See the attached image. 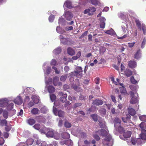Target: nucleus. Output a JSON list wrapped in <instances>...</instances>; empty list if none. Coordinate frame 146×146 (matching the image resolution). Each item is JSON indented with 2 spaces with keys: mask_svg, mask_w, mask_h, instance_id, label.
<instances>
[{
  "mask_svg": "<svg viewBox=\"0 0 146 146\" xmlns=\"http://www.w3.org/2000/svg\"><path fill=\"white\" fill-rule=\"evenodd\" d=\"M82 68L80 66H77L75 70L69 74L70 76H76L78 78H81L82 76Z\"/></svg>",
  "mask_w": 146,
  "mask_h": 146,
  "instance_id": "obj_1",
  "label": "nucleus"
},
{
  "mask_svg": "<svg viewBox=\"0 0 146 146\" xmlns=\"http://www.w3.org/2000/svg\"><path fill=\"white\" fill-rule=\"evenodd\" d=\"M129 94L131 97V99L130 100V103L131 104H135L137 103L138 102V97L135 96L134 92L132 91H130L129 92Z\"/></svg>",
  "mask_w": 146,
  "mask_h": 146,
  "instance_id": "obj_2",
  "label": "nucleus"
},
{
  "mask_svg": "<svg viewBox=\"0 0 146 146\" xmlns=\"http://www.w3.org/2000/svg\"><path fill=\"white\" fill-rule=\"evenodd\" d=\"M109 131H107L104 129H101L98 130L96 132V133H98L100 136L103 137H106L108 135Z\"/></svg>",
  "mask_w": 146,
  "mask_h": 146,
  "instance_id": "obj_3",
  "label": "nucleus"
},
{
  "mask_svg": "<svg viewBox=\"0 0 146 146\" xmlns=\"http://www.w3.org/2000/svg\"><path fill=\"white\" fill-rule=\"evenodd\" d=\"M59 38L60 39L61 42L64 44H68L70 43L68 38H64L62 35L59 36Z\"/></svg>",
  "mask_w": 146,
  "mask_h": 146,
  "instance_id": "obj_4",
  "label": "nucleus"
},
{
  "mask_svg": "<svg viewBox=\"0 0 146 146\" xmlns=\"http://www.w3.org/2000/svg\"><path fill=\"white\" fill-rule=\"evenodd\" d=\"M64 15L65 18L68 21L71 20L73 17L72 13L69 11L66 12Z\"/></svg>",
  "mask_w": 146,
  "mask_h": 146,
  "instance_id": "obj_5",
  "label": "nucleus"
},
{
  "mask_svg": "<svg viewBox=\"0 0 146 146\" xmlns=\"http://www.w3.org/2000/svg\"><path fill=\"white\" fill-rule=\"evenodd\" d=\"M103 104V102L101 100L96 99L93 101L92 104L96 106L101 105Z\"/></svg>",
  "mask_w": 146,
  "mask_h": 146,
  "instance_id": "obj_6",
  "label": "nucleus"
},
{
  "mask_svg": "<svg viewBox=\"0 0 146 146\" xmlns=\"http://www.w3.org/2000/svg\"><path fill=\"white\" fill-rule=\"evenodd\" d=\"M14 102L18 105H20L23 103L22 99L20 96H18L14 100Z\"/></svg>",
  "mask_w": 146,
  "mask_h": 146,
  "instance_id": "obj_7",
  "label": "nucleus"
},
{
  "mask_svg": "<svg viewBox=\"0 0 146 146\" xmlns=\"http://www.w3.org/2000/svg\"><path fill=\"white\" fill-rule=\"evenodd\" d=\"M141 133L140 134V137L143 140H146V130H141Z\"/></svg>",
  "mask_w": 146,
  "mask_h": 146,
  "instance_id": "obj_8",
  "label": "nucleus"
},
{
  "mask_svg": "<svg viewBox=\"0 0 146 146\" xmlns=\"http://www.w3.org/2000/svg\"><path fill=\"white\" fill-rule=\"evenodd\" d=\"M128 65L129 67L133 68L136 66L137 63L134 61H130L128 63Z\"/></svg>",
  "mask_w": 146,
  "mask_h": 146,
  "instance_id": "obj_9",
  "label": "nucleus"
},
{
  "mask_svg": "<svg viewBox=\"0 0 146 146\" xmlns=\"http://www.w3.org/2000/svg\"><path fill=\"white\" fill-rule=\"evenodd\" d=\"M61 94H62V96L60 98V100L61 102L64 103L67 100L66 98L67 96V95L66 94H63V93L61 92Z\"/></svg>",
  "mask_w": 146,
  "mask_h": 146,
  "instance_id": "obj_10",
  "label": "nucleus"
},
{
  "mask_svg": "<svg viewBox=\"0 0 146 146\" xmlns=\"http://www.w3.org/2000/svg\"><path fill=\"white\" fill-rule=\"evenodd\" d=\"M48 131L46 135L47 137H52L54 135V131L53 130L47 129Z\"/></svg>",
  "mask_w": 146,
  "mask_h": 146,
  "instance_id": "obj_11",
  "label": "nucleus"
},
{
  "mask_svg": "<svg viewBox=\"0 0 146 146\" xmlns=\"http://www.w3.org/2000/svg\"><path fill=\"white\" fill-rule=\"evenodd\" d=\"M67 51L68 54L70 55L73 56L75 54V51L70 47L68 48Z\"/></svg>",
  "mask_w": 146,
  "mask_h": 146,
  "instance_id": "obj_12",
  "label": "nucleus"
},
{
  "mask_svg": "<svg viewBox=\"0 0 146 146\" xmlns=\"http://www.w3.org/2000/svg\"><path fill=\"white\" fill-rule=\"evenodd\" d=\"M141 50L139 49L134 54V58L137 59H139L141 57Z\"/></svg>",
  "mask_w": 146,
  "mask_h": 146,
  "instance_id": "obj_13",
  "label": "nucleus"
},
{
  "mask_svg": "<svg viewBox=\"0 0 146 146\" xmlns=\"http://www.w3.org/2000/svg\"><path fill=\"white\" fill-rule=\"evenodd\" d=\"M66 6L69 9H71L72 7L71 2L68 1H65L64 4V6Z\"/></svg>",
  "mask_w": 146,
  "mask_h": 146,
  "instance_id": "obj_14",
  "label": "nucleus"
},
{
  "mask_svg": "<svg viewBox=\"0 0 146 146\" xmlns=\"http://www.w3.org/2000/svg\"><path fill=\"white\" fill-rule=\"evenodd\" d=\"M131 131H128L124 132L123 136L125 138H129L131 137Z\"/></svg>",
  "mask_w": 146,
  "mask_h": 146,
  "instance_id": "obj_15",
  "label": "nucleus"
},
{
  "mask_svg": "<svg viewBox=\"0 0 146 146\" xmlns=\"http://www.w3.org/2000/svg\"><path fill=\"white\" fill-rule=\"evenodd\" d=\"M128 112L129 114L132 116L134 115L136 113L135 110L132 108H129Z\"/></svg>",
  "mask_w": 146,
  "mask_h": 146,
  "instance_id": "obj_16",
  "label": "nucleus"
},
{
  "mask_svg": "<svg viewBox=\"0 0 146 146\" xmlns=\"http://www.w3.org/2000/svg\"><path fill=\"white\" fill-rule=\"evenodd\" d=\"M114 123H115L114 126L117 128V124L119 123V125H120L121 123V121L119 118L116 117L114 119Z\"/></svg>",
  "mask_w": 146,
  "mask_h": 146,
  "instance_id": "obj_17",
  "label": "nucleus"
},
{
  "mask_svg": "<svg viewBox=\"0 0 146 146\" xmlns=\"http://www.w3.org/2000/svg\"><path fill=\"white\" fill-rule=\"evenodd\" d=\"M32 98L34 102L36 104H37L39 101L38 97L35 95H33L32 97Z\"/></svg>",
  "mask_w": 146,
  "mask_h": 146,
  "instance_id": "obj_18",
  "label": "nucleus"
},
{
  "mask_svg": "<svg viewBox=\"0 0 146 146\" xmlns=\"http://www.w3.org/2000/svg\"><path fill=\"white\" fill-rule=\"evenodd\" d=\"M61 52V49L60 47H57L53 51V52L54 54L57 55L59 54Z\"/></svg>",
  "mask_w": 146,
  "mask_h": 146,
  "instance_id": "obj_19",
  "label": "nucleus"
},
{
  "mask_svg": "<svg viewBox=\"0 0 146 146\" xmlns=\"http://www.w3.org/2000/svg\"><path fill=\"white\" fill-rule=\"evenodd\" d=\"M124 74L127 77H129L132 74V72L128 69H127L124 71Z\"/></svg>",
  "mask_w": 146,
  "mask_h": 146,
  "instance_id": "obj_20",
  "label": "nucleus"
},
{
  "mask_svg": "<svg viewBox=\"0 0 146 146\" xmlns=\"http://www.w3.org/2000/svg\"><path fill=\"white\" fill-rule=\"evenodd\" d=\"M121 94H124L128 95V93L127 92L126 90L125 87H122L119 88Z\"/></svg>",
  "mask_w": 146,
  "mask_h": 146,
  "instance_id": "obj_21",
  "label": "nucleus"
},
{
  "mask_svg": "<svg viewBox=\"0 0 146 146\" xmlns=\"http://www.w3.org/2000/svg\"><path fill=\"white\" fill-rule=\"evenodd\" d=\"M28 123L31 125H32L35 123V120L31 118H30L27 120Z\"/></svg>",
  "mask_w": 146,
  "mask_h": 146,
  "instance_id": "obj_22",
  "label": "nucleus"
},
{
  "mask_svg": "<svg viewBox=\"0 0 146 146\" xmlns=\"http://www.w3.org/2000/svg\"><path fill=\"white\" fill-rule=\"evenodd\" d=\"M59 80V78L58 77H54L53 79V83L55 86L57 85V83Z\"/></svg>",
  "mask_w": 146,
  "mask_h": 146,
  "instance_id": "obj_23",
  "label": "nucleus"
},
{
  "mask_svg": "<svg viewBox=\"0 0 146 146\" xmlns=\"http://www.w3.org/2000/svg\"><path fill=\"white\" fill-rule=\"evenodd\" d=\"M48 90L50 93H52L55 92V89L53 86L50 85L48 87Z\"/></svg>",
  "mask_w": 146,
  "mask_h": 146,
  "instance_id": "obj_24",
  "label": "nucleus"
},
{
  "mask_svg": "<svg viewBox=\"0 0 146 146\" xmlns=\"http://www.w3.org/2000/svg\"><path fill=\"white\" fill-rule=\"evenodd\" d=\"M81 55V52L80 51H79L77 53L76 56H73L72 57V59L73 60H76L78 58H79Z\"/></svg>",
  "mask_w": 146,
  "mask_h": 146,
  "instance_id": "obj_25",
  "label": "nucleus"
},
{
  "mask_svg": "<svg viewBox=\"0 0 146 146\" xmlns=\"http://www.w3.org/2000/svg\"><path fill=\"white\" fill-rule=\"evenodd\" d=\"M64 126L66 128H70L71 127L72 125L70 123L66 120L64 122Z\"/></svg>",
  "mask_w": 146,
  "mask_h": 146,
  "instance_id": "obj_26",
  "label": "nucleus"
},
{
  "mask_svg": "<svg viewBox=\"0 0 146 146\" xmlns=\"http://www.w3.org/2000/svg\"><path fill=\"white\" fill-rule=\"evenodd\" d=\"M34 142V140L32 138L28 139L27 140L26 142L28 145H32Z\"/></svg>",
  "mask_w": 146,
  "mask_h": 146,
  "instance_id": "obj_27",
  "label": "nucleus"
},
{
  "mask_svg": "<svg viewBox=\"0 0 146 146\" xmlns=\"http://www.w3.org/2000/svg\"><path fill=\"white\" fill-rule=\"evenodd\" d=\"M139 126L141 129V130H145V129H146V124L144 122H141L139 124Z\"/></svg>",
  "mask_w": 146,
  "mask_h": 146,
  "instance_id": "obj_28",
  "label": "nucleus"
},
{
  "mask_svg": "<svg viewBox=\"0 0 146 146\" xmlns=\"http://www.w3.org/2000/svg\"><path fill=\"white\" fill-rule=\"evenodd\" d=\"M100 113L101 114L102 116H104L106 114V110L104 108H102L99 110Z\"/></svg>",
  "mask_w": 146,
  "mask_h": 146,
  "instance_id": "obj_29",
  "label": "nucleus"
},
{
  "mask_svg": "<svg viewBox=\"0 0 146 146\" xmlns=\"http://www.w3.org/2000/svg\"><path fill=\"white\" fill-rule=\"evenodd\" d=\"M60 137V134L57 132L54 131V135L53 137L54 139H57L59 138Z\"/></svg>",
  "mask_w": 146,
  "mask_h": 146,
  "instance_id": "obj_30",
  "label": "nucleus"
},
{
  "mask_svg": "<svg viewBox=\"0 0 146 146\" xmlns=\"http://www.w3.org/2000/svg\"><path fill=\"white\" fill-rule=\"evenodd\" d=\"M39 110L37 108H34L31 111V113L34 114L35 115L38 113Z\"/></svg>",
  "mask_w": 146,
  "mask_h": 146,
  "instance_id": "obj_31",
  "label": "nucleus"
},
{
  "mask_svg": "<svg viewBox=\"0 0 146 146\" xmlns=\"http://www.w3.org/2000/svg\"><path fill=\"white\" fill-rule=\"evenodd\" d=\"M135 22L137 27L139 29L141 30V25L140 21L138 20H135Z\"/></svg>",
  "mask_w": 146,
  "mask_h": 146,
  "instance_id": "obj_32",
  "label": "nucleus"
},
{
  "mask_svg": "<svg viewBox=\"0 0 146 146\" xmlns=\"http://www.w3.org/2000/svg\"><path fill=\"white\" fill-rule=\"evenodd\" d=\"M130 80L133 84H136L137 83V81L135 79L133 76H132L130 78Z\"/></svg>",
  "mask_w": 146,
  "mask_h": 146,
  "instance_id": "obj_33",
  "label": "nucleus"
},
{
  "mask_svg": "<svg viewBox=\"0 0 146 146\" xmlns=\"http://www.w3.org/2000/svg\"><path fill=\"white\" fill-rule=\"evenodd\" d=\"M58 115L59 117H63L64 116V112L62 111L59 110L58 111Z\"/></svg>",
  "mask_w": 146,
  "mask_h": 146,
  "instance_id": "obj_34",
  "label": "nucleus"
},
{
  "mask_svg": "<svg viewBox=\"0 0 146 146\" xmlns=\"http://www.w3.org/2000/svg\"><path fill=\"white\" fill-rule=\"evenodd\" d=\"M139 119L142 121H146V115H143L139 117Z\"/></svg>",
  "mask_w": 146,
  "mask_h": 146,
  "instance_id": "obj_35",
  "label": "nucleus"
},
{
  "mask_svg": "<svg viewBox=\"0 0 146 146\" xmlns=\"http://www.w3.org/2000/svg\"><path fill=\"white\" fill-rule=\"evenodd\" d=\"M91 116L94 121H98V117L97 114H92L91 115Z\"/></svg>",
  "mask_w": 146,
  "mask_h": 146,
  "instance_id": "obj_36",
  "label": "nucleus"
},
{
  "mask_svg": "<svg viewBox=\"0 0 146 146\" xmlns=\"http://www.w3.org/2000/svg\"><path fill=\"white\" fill-rule=\"evenodd\" d=\"M67 77V75H65L64 76H61L60 78V80L63 82L65 81Z\"/></svg>",
  "mask_w": 146,
  "mask_h": 146,
  "instance_id": "obj_37",
  "label": "nucleus"
},
{
  "mask_svg": "<svg viewBox=\"0 0 146 146\" xmlns=\"http://www.w3.org/2000/svg\"><path fill=\"white\" fill-rule=\"evenodd\" d=\"M114 32V31L113 29H110V30L107 31L105 32V33L107 34L112 35H113Z\"/></svg>",
  "mask_w": 146,
  "mask_h": 146,
  "instance_id": "obj_38",
  "label": "nucleus"
},
{
  "mask_svg": "<svg viewBox=\"0 0 146 146\" xmlns=\"http://www.w3.org/2000/svg\"><path fill=\"white\" fill-rule=\"evenodd\" d=\"M50 97L51 100L52 101H54L56 99V96L55 95L52 94L50 95Z\"/></svg>",
  "mask_w": 146,
  "mask_h": 146,
  "instance_id": "obj_39",
  "label": "nucleus"
},
{
  "mask_svg": "<svg viewBox=\"0 0 146 146\" xmlns=\"http://www.w3.org/2000/svg\"><path fill=\"white\" fill-rule=\"evenodd\" d=\"M129 88L135 92H136L137 87L136 86L133 85H130L129 86Z\"/></svg>",
  "mask_w": 146,
  "mask_h": 146,
  "instance_id": "obj_40",
  "label": "nucleus"
},
{
  "mask_svg": "<svg viewBox=\"0 0 146 146\" xmlns=\"http://www.w3.org/2000/svg\"><path fill=\"white\" fill-rule=\"evenodd\" d=\"M117 128L119 132L120 133H123L124 131L123 128L121 127V126H120V125H119L118 128H117Z\"/></svg>",
  "mask_w": 146,
  "mask_h": 146,
  "instance_id": "obj_41",
  "label": "nucleus"
},
{
  "mask_svg": "<svg viewBox=\"0 0 146 146\" xmlns=\"http://www.w3.org/2000/svg\"><path fill=\"white\" fill-rule=\"evenodd\" d=\"M14 104L13 103H11L7 106V108L8 110H11L13 107Z\"/></svg>",
  "mask_w": 146,
  "mask_h": 146,
  "instance_id": "obj_42",
  "label": "nucleus"
},
{
  "mask_svg": "<svg viewBox=\"0 0 146 146\" xmlns=\"http://www.w3.org/2000/svg\"><path fill=\"white\" fill-rule=\"evenodd\" d=\"M3 115L4 118L7 119L8 117V113L6 111H4L3 112Z\"/></svg>",
  "mask_w": 146,
  "mask_h": 146,
  "instance_id": "obj_43",
  "label": "nucleus"
},
{
  "mask_svg": "<svg viewBox=\"0 0 146 146\" xmlns=\"http://www.w3.org/2000/svg\"><path fill=\"white\" fill-rule=\"evenodd\" d=\"M82 104L81 103H75L73 105V107L74 108L81 106Z\"/></svg>",
  "mask_w": 146,
  "mask_h": 146,
  "instance_id": "obj_44",
  "label": "nucleus"
},
{
  "mask_svg": "<svg viewBox=\"0 0 146 146\" xmlns=\"http://www.w3.org/2000/svg\"><path fill=\"white\" fill-rule=\"evenodd\" d=\"M7 123V122L5 119H2L1 121V124L2 126L6 125Z\"/></svg>",
  "mask_w": 146,
  "mask_h": 146,
  "instance_id": "obj_45",
  "label": "nucleus"
},
{
  "mask_svg": "<svg viewBox=\"0 0 146 146\" xmlns=\"http://www.w3.org/2000/svg\"><path fill=\"white\" fill-rule=\"evenodd\" d=\"M146 38H144L141 44V47L142 48H144L145 45L146 44Z\"/></svg>",
  "mask_w": 146,
  "mask_h": 146,
  "instance_id": "obj_46",
  "label": "nucleus"
},
{
  "mask_svg": "<svg viewBox=\"0 0 146 146\" xmlns=\"http://www.w3.org/2000/svg\"><path fill=\"white\" fill-rule=\"evenodd\" d=\"M40 111L42 113H46L47 110L45 107H43L40 109Z\"/></svg>",
  "mask_w": 146,
  "mask_h": 146,
  "instance_id": "obj_47",
  "label": "nucleus"
},
{
  "mask_svg": "<svg viewBox=\"0 0 146 146\" xmlns=\"http://www.w3.org/2000/svg\"><path fill=\"white\" fill-rule=\"evenodd\" d=\"M142 28L143 33L144 35H145L146 32V27L144 25L142 24Z\"/></svg>",
  "mask_w": 146,
  "mask_h": 146,
  "instance_id": "obj_48",
  "label": "nucleus"
},
{
  "mask_svg": "<svg viewBox=\"0 0 146 146\" xmlns=\"http://www.w3.org/2000/svg\"><path fill=\"white\" fill-rule=\"evenodd\" d=\"M5 143V140L3 138L0 137V146H2Z\"/></svg>",
  "mask_w": 146,
  "mask_h": 146,
  "instance_id": "obj_49",
  "label": "nucleus"
},
{
  "mask_svg": "<svg viewBox=\"0 0 146 146\" xmlns=\"http://www.w3.org/2000/svg\"><path fill=\"white\" fill-rule=\"evenodd\" d=\"M54 16L53 15H50L48 19L50 22H52L54 19Z\"/></svg>",
  "mask_w": 146,
  "mask_h": 146,
  "instance_id": "obj_50",
  "label": "nucleus"
},
{
  "mask_svg": "<svg viewBox=\"0 0 146 146\" xmlns=\"http://www.w3.org/2000/svg\"><path fill=\"white\" fill-rule=\"evenodd\" d=\"M99 125L100 126V127L102 128L106 129V123L104 122L102 123H101V124H99Z\"/></svg>",
  "mask_w": 146,
  "mask_h": 146,
  "instance_id": "obj_51",
  "label": "nucleus"
},
{
  "mask_svg": "<svg viewBox=\"0 0 146 146\" xmlns=\"http://www.w3.org/2000/svg\"><path fill=\"white\" fill-rule=\"evenodd\" d=\"M33 127L36 129L39 130L40 128V125L38 124H35Z\"/></svg>",
  "mask_w": 146,
  "mask_h": 146,
  "instance_id": "obj_52",
  "label": "nucleus"
},
{
  "mask_svg": "<svg viewBox=\"0 0 146 146\" xmlns=\"http://www.w3.org/2000/svg\"><path fill=\"white\" fill-rule=\"evenodd\" d=\"M84 14H85L88 13V14L89 15H92L93 14V13H92L91 14L90 13V10H89V9H86L84 11Z\"/></svg>",
  "mask_w": 146,
  "mask_h": 146,
  "instance_id": "obj_53",
  "label": "nucleus"
},
{
  "mask_svg": "<svg viewBox=\"0 0 146 146\" xmlns=\"http://www.w3.org/2000/svg\"><path fill=\"white\" fill-rule=\"evenodd\" d=\"M57 63V61L55 59H52L50 63L51 65L55 66Z\"/></svg>",
  "mask_w": 146,
  "mask_h": 146,
  "instance_id": "obj_54",
  "label": "nucleus"
},
{
  "mask_svg": "<svg viewBox=\"0 0 146 146\" xmlns=\"http://www.w3.org/2000/svg\"><path fill=\"white\" fill-rule=\"evenodd\" d=\"M93 137L96 139L97 141L99 140L100 139L99 136L97 135L93 134Z\"/></svg>",
  "mask_w": 146,
  "mask_h": 146,
  "instance_id": "obj_55",
  "label": "nucleus"
},
{
  "mask_svg": "<svg viewBox=\"0 0 146 146\" xmlns=\"http://www.w3.org/2000/svg\"><path fill=\"white\" fill-rule=\"evenodd\" d=\"M100 79L99 78L97 77L94 80V81L96 84H100Z\"/></svg>",
  "mask_w": 146,
  "mask_h": 146,
  "instance_id": "obj_56",
  "label": "nucleus"
},
{
  "mask_svg": "<svg viewBox=\"0 0 146 146\" xmlns=\"http://www.w3.org/2000/svg\"><path fill=\"white\" fill-rule=\"evenodd\" d=\"M91 1L93 5H96L98 4V2L97 0H91Z\"/></svg>",
  "mask_w": 146,
  "mask_h": 146,
  "instance_id": "obj_57",
  "label": "nucleus"
},
{
  "mask_svg": "<svg viewBox=\"0 0 146 146\" xmlns=\"http://www.w3.org/2000/svg\"><path fill=\"white\" fill-rule=\"evenodd\" d=\"M5 130L6 131L8 132L11 129V126H9L6 125H5Z\"/></svg>",
  "mask_w": 146,
  "mask_h": 146,
  "instance_id": "obj_58",
  "label": "nucleus"
},
{
  "mask_svg": "<svg viewBox=\"0 0 146 146\" xmlns=\"http://www.w3.org/2000/svg\"><path fill=\"white\" fill-rule=\"evenodd\" d=\"M53 112L55 115H57L58 111L57 110V108H56L53 107Z\"/></svg>",
  "mask_w": 146,
  "mask_h": 146,
  "instance_id": "obj_59",
  "label": "nucleus"
},
{
  "mask_svg": "<svg viewBox=\"0 0 146 146\" xmlns=\"http://www.w3.org/2000/svg\"><path fill=\"white\" fill-rule=\"evenodd\" d=\"M9 134L8 133L4 132L3 133V136L5 138H7L8 137Z\"/></svg>",
  "mask_w": 146,
  "mask_h": 146,
  "instance_id": "obj_60",
  "label": "nucleus"
},
{
  "mask_svg": "<svg viewBox=\"0 0 146 146\" xmlns=\"http://www.w3.org/2000/svg\"><path fill=\"white\" fill-rule=\"evenodd\" d=\"M105 23L104 22H100V27L101 28L104 29L105 27Z\"/></svg>",
  "mask_w": 146,
  "mask_h": 146,
  "instance_id": "obj_61",
  "label": "nucleus"
},
{
  "mask_svg": "<svg viewBox=\"0 0 146 146\" xmlns=\"http://www.w3.org/2000/svg\"><path fill=\"white\" fill-rule=\"evenodd\" d=\"M128 44L129 47L130 48H131L132 47H133V46H134V45L135 44V42H133L132 43L129 42L128 43Z\"/></svg>",
  "mask_w": 146,
  "mask_h": 146,
  "instance_id": "obj_62",
  "label": "nucleus"
},
{
  "mask_svg": "<svg viewBox=\"0 0 146 146\" xmlns=\"http://www.w3.org/2000/svg\"><path fill=\"white\" fill-rule=\"evenodd\" d=\"M51 68L50 67H48L46 68V73L48 74H49L51 70Z\"/></svg>",
  "mask_w": 146,
  "mask_h": 146,
  "instance_id": "obj_63",
  "label": "nucleus"
},
{
  "mask_svg": "<svg viewBox=\"0 0 146 146\" xmlns=\"http://www.w3.org/2000/svg\"><path fill=\"white\" fill-rule=\"evenodd\" d=\"M106 140L108 141H110L111 139V135H108L106 138Z\"/></svg>",
  "mask_w": 146,
  "mask_h": 146,
  "instance_id": "obj_64",
  "label": "nucleus"
}]
</instances>
